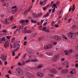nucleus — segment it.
Listing matches in <instances>:
<instances>
[{
	"instance_id": "nucleus-1",
	"label": "nucleus",
	"mask_w": 78,
	"mask_h": 78,
	"mask_svg": "<svg viewBox=\"0 0 78 78\" xmlns=\"http://www.w3.org/2000/svg\"><path fill=\"white\" fill-rule=\"evenodd\" d=\"M67 36L69 38L71 39H75V38H76L75 34L72 33H68Z\"/></svg>"
},
{
	"instance_id": "nucleus-2",
	"label": "nucleus",
	"mask_w": 78,
	"mask_h": 78,
	"mask_svg": "<svg viewBox=\"0 0 78 78\" xmlns=\"http://www.w3.org/2000/svg\"><path fill=\"white\" fill-rule=\"evenodd\" d=\"M16 71L20 75H22L23 74V71L22 70V69L20 68H18L16 69Z\"/></svg>"
},
{
	"instance_id": "nucleus-3",
	"label": "nucleus",
	"mask_w": 78,
	"mask_h": 78,
	"mask_svg": "<svg viewBox=\"0 0 78 78\" xmlns=\"http://www.w3.org/2000/svg\"><path fill=\"white\" fill-rule=\"evenodd\" d=\"M26 75L28 78H34L35 76L30 73H26Z\"/></svg>"
},
{
	"instance_id": "nucleus-4",
	"label": "nucleus",
	"mask_w": 78,
	"mask_h": 78,
	"mask_svg": "<svg viewBox=\"0 0 78 78\" xmlns=\"http://www.w3.org/2000/svg\"><path fill=\"white\" fill-rule=\"evenodd\" d=\"M20 46L19 44H18L17 42L14 43L13 44V47L14 48H16V47H17L18 50H19V49H20Z\"/></svg>"
},
{
	"instance_id": "nucleus-5",
	"label": "nucleus",
	"mask_w": 78,
	"mask_h": 78,
	"mask_svg": "<svg viewBox=\"0 0 78 78\" xmlns=\"http://www.w3.org/2000/svg\"><path fill=\"white\" fill-rule=\"evenodd\" d=\"M36 75L37 76L40 77V78H43L44 77V73L42 72H38L37 73Z\"/></svg>"
},
{
	"instance_id": "nucleus-6",
	"label": "nucleus",
	"mask_w": 78,
	"mask_h": 78,
	"mask_svg": "<svg viewBox=\"0 0 78 78\" xmlns=\"http://www.w3.org/2000/svg\"><path fill=\"white\" fill-rule=\"evenodd\" d=\"M53 47V45L51 44H48L46 46H44V50H47V49H49L50 48H51Z\"/></svg>"
},
{
	"instance_id": "nucleus-7",
	"label": "nucleus",
	"mask_w": 78,
	"mask_h": 78,
	"mask_svg": "<svg viewBox=\"0 0 78 78\" xmlns=\"http://www.w3.org/2000/svg\"><path fill=\"white\" fill-rule=\"evenodd\" d=\"M59 54H57L55 55L54 57L52 59V61H56L57 60L59 59Z\"/></svg>"
},
{
	"instance_id": "nucleus-8",
	"label": "nucleus",
	"mask_w": 78,
	"mask_h": 78,
	"mask_svg": "<svg viewBox=\"0 0 78 78\" xmlns=\"http://www.w3.org/2000/svg\"><path fill=\"white\" fill-rule=\"evenodd\" d=\"M50 73H54L55 74H56V73H58V71H57V70L56 69H51L50 70Z\"/></svg>"
},
{
	"instance_id": "nucleus-9",
	"label": "nucleus",
	"mask_w": 78,
	"mask_h": 78,
	"mask_svg": "<svg viewBox=\"0 0 78 78\" xmlns=\"http://www.w3.org/2000/svg\"><path fill=\"white\" fill-rule=\"evenodd\" d=\"M4 46L5 48H8L9 46V43L8 41H6L4 44Z\"/></svg>"
},
{
	"instance_id": "nucleus-10",
	"label": "nucleus",
	"mask_w": 78,
	"mask_h": 78,
	"mask_svg": "<svg viewBox=\"0 0 78 78\" xmlns=\"http://www.w3.org/2000/svg\"><path fill=\"white\" fill-rule=\"evenodd\" d=\"M40 30H42V31H46V29H47V28L44 27H42V26H41L40 27Z\"/></svg>"
},
{
	"instance_id": "nucleus-11",
	"label": "nucleus",
	"mask_w": 78,
	"mask_h": 78,
	"mask_svg": "<svg viewBox=\"0 0 78 78\" xmlns=\"http://www.w3.org/2000/svg\"><path fill=\"white\" fill-rule=\"evenodd\" d=\"M46 55H47L48 56H52L53 53L51 52H47L45 53Z\"/></svg>"
},
{
	"instance_id": "nucleus-12",
	"label": "nucleus",
	"mask_w": 78,
	"mask_h": 78,
	"mask_svg": "<svg viewBox=\"0 0 78 78\" xmlns=\"http://www.w3.org/2000/svg\"><path fill=\"white\" fill-rule=\"evenodd\" d=\"M1 58L2 59V60L4 61H6V58L5 56L3 55H2L1 57Z\"/></svg>"
},
{
	"instance_id": "nucleus-13",
	"label": "nucleus",
	"mask_w": 78,
	"mask_h": 78,
	"mask_svg": "<svg viewBox=\"0 0 78 78\" xmlns=\"http://www.w3.org/2000/svg\"><path fill=\"white\" fill-rule=\"evenodd\" d=\"M42 15V13H41L37 14L34 15V17H40V16H41Z\"/></svg>"
},
{
	"instance_id": "nucleus-14",
	"label": "nucleus",
	"mask_w": 78,
	"mask_h": 78,
	"mask_svg": "<svg viewBox=\"0 0 78 78\" xmlns=\"http://www.w3.org/2000/svg\"><path fill=\"white\" fill-rule=\"evenodd\" d=\"M61 72L62 73H65L68 72V70L67 69H63L61 71Z\"/></svg>"
},
{
	"instance_id": "nucleus-15",
	"label": "nucleus",
	"mask_w": 78,
	"mask_h": 78,
	"mask_svg": "<svg viewBox=\"0 0 78 78\" xmlns=\"http://www.w3.org/2000/svg\"><path fill=\"white\" fill-rule=\"evenodd\" d=\"M32 8V7L30 6V7L29 8L27 9L26 11H25V12L26 13H28V12H29V11H30V10H31V8Z\"/></svg>"
},
{
	"instance_id": "nucleus-16",
	"label": "nucleus",
	"mask_w": 78,
	"mask_h": 78,
	"mask_svg": "<svg viewBox=\"0 0 78 78\" xmlns=\"http://www.w3.org/2000/svg\"><path fill=\"white\" fill-rule=\"evenodd\" d=\"M55 37L57 38V40H59V39H62V37L60 36H58V35H56L55 36Z\"/></svg>"
},
{
	"instance_id": "nucleus-17",
	"label": "nucleus",
	"mask_w": 78,
	"mask_h": 78,
	"mask_svg": "<svg viewBox=\"0 0 78 78\" xmlns=\"http://www.w3.org/2000/svg\"><path fill=\"white\" fill-rule=\"evenodd\" d=\"M17 12V9L14 10H12V13H13L14 14Z\"/></svg>"
},
{
	"instance_id": "nucleus-18",
	"label": "nucleus",
	"mask_w": 78,
	"mask_h": 78,
	"mask_svg": "<svg viewBox=\"0 0 78 78\" xmlns=\"http://www.w3.org/2000/svg\"><path fill=\"white\" fill-rule=\"evenodd\" d=\"M50 15V13L49 12L47 13L46 15H44V17H48Z\"/></svg>"
},
{
	"instance_id": "nucleus-19",
	"label": "nucleus",
	"mask_w": 78,
	"mask_h": 78,
	"mask_svg": "<svg viewBox=\"0 0 78 78\" xmlns=\"http://www.w3.org/2000/svg\"><path fill=\"white\" fill-rule=\"evenodd\" d=\"M63 64L64 65H65V64H66V65H69V62L67 61H66L63 63Z\"/></svg>"
},
{
	"instance_id": "nucleus-20",
	"label": "nucleus",
	"mask_w": 78,
	"mask_h": 78,
	"mask_svg": "<svg viewBox=\"0 0 78 78\" xmlns=\"http://www.w3.org/2000/svg\"><path fill=\"white\" fill-rule=\"evenodd\" d=\"M25 22V20H21L19 21V22L20 23H23Z\"/></svg>"
},
{
	"instance_id": "nucleus-21",
	"label": "nucleus",
	"mask_w": 78,
	"mask_h": 78,
	"mask_svg": "<svg viewBox=\"0 0 78 78\" xmlns=\"http://www.w3.org/2000/svg\"><path fill=\"white\" fill-rule=\"evenodd\" d=\"M40 4L41 5H43V6H44V5H45V4H44V2L41 1L40 2Z\"/></svg>"
},
{
	"instance_id": "nucleus-22",
	"label": "nucleus",
	"mask_w": 78,
	"mask_h": 78,
	"mask_svg": "<svg viewBox=\"0 0 78 78\" xmlns=\"http://www.w3.org/2000/svg\"><path fill=\"white\" fill-rule=\"evenodd\" d=\"M3 23L5 24V25H9V24H10V23L6 21H4L3 22Z\"/></svg>"
},
{
	"instance_id": "nucleus-23",
	"label": "nucleus",
	"mask_w": 78,
	"mask_h": 78,
	"mask_svg": "<svg viewBox=\"0 0 78 78\" xmlns=\"http://www.w3.org/2000/svg\"><path fill=\"white\" fill-rule=\"evenodd\" d=\"M38 60L37 59H33L31 60V62H37Z\"/></svg>"
},
{
	"instance_id": "nucleus-24",
	"label": "nucleus",
	"mask_w": 78,
	"mask_h": 78,
	"mask_svg": "<svg viewBox=\"0 0 78 78\" xmlns=\"http://www.w3.org/2000/svg\"><path fill=\"white\" fill-rule=\"evenodd\" d=\"M3 6L4 7L6 6H8V4L7 2L4 3L3 4Z\"/></svg>"
},
{
	"instance_id": "nucleus-25",
	"label": "nucleus",
	"mask_w": 78,
	"mask_h": 78,
	"mask_svg": "<svg viewBox=\"0 0 78 78\" xmlns=\"http://www.w3.org/2000/svg\"><path fill=\"white\" fill-rule=\"evenodd\" d=\"M31 22L32 23H37V21L36 20H31Z\"/></svg>"
},
{
	"instance_id": "nucleus-26",
	"label": "nucleus",
	"mask_w": 78,
	"mask_h": 78,
	"mask_svg": "<svg viewBox=\"0 0 78 78\" xmlns=\"http://www.w3.org/2000/svg\"><path fill=\"white\" fill-rule=\"evenodd\" d=\"M42 65H40L37 66L38 69H41V68H42Z\"/></svg>"
},
{
	"instance_id": "nucleus-27",
	"label": "nucleus",
	"mask_w": 78,
	"mask_h": 78,
	"mask_svg": "<svg viewBox=\"0 0 78 78\" xmlns=\"http://www.w3.org/2000/svg\"><path fill=\"white\" fill-rule=\"evenodd\" d=\"M76 25H74L72 27V29H75V28H76Z\"/></svg>"
},
{
	"instance_id": "nucleus-28",
	"label": "nucleus",
	"mask_w": 78,
	"mask_h": 78,
	"mask_svg": "<svg viewBox=\"0 0 78 78\" xmlns=\"http://www.w3.org/2000/svg\"><path fill=\"white\" fill-rule=\"evenodd\" d=\"M72 51H73V50H70L68 51V54H71Z\"/></svg>"
},
{
	"instance_id": "nucleus-29",
	"label": "nucleus",
	"mask_w": 78,
	"mask_h": 78,
	"mask_svg": "<svg viewBox=\"0 0 78 78\" xmlns=\"http://www.w3.org/2000/svg\"><path fill=\"white\" fill-rule=\"evenodd\" d=\"M18 66H24L25 65V64H21L20 63V62H19L18 63Z\"/></svg>"
},
{
	"instance_id": "nucleus-30",
	"label": "nucleus",
	"mask_w": 78,
	"mask_h": 78,
	"mask_svg": "<svg viewBox=\"0 0 78 78\" xmlns=\"http://www.w3.org/2000/svg\"><path fill=\"white\" fill-rule=\"evenodd\" d=\"M62 37H63V38L65 39H66V40L67 39V37H66L64 35H62Z\"/></svg>"
},
{
	"instance_id": "nucleus-31",
	"label": "nucleus",
	"mask_w": 78,
	"mask_h": 78,
	"mask_svg": "<svg viewBox=\"0 0 78 78\" xmlns=\"http://www.w3.org/2000/svg\"><path fill=\"white\" fill-rule=\"evenodd\" d=\"M75 9V4L73 5V11H74Z\"/></svg>"
},
{
	"instance_id": "nucleus-32",
	"label": "nucleus",
	"mask_w": 78,
	"mask_h": 78,
	"mask_svg": "<svg viewBox=\"0 0 78 78\" xmlns=\"http://www.w3.org/2000/svg\"><path fill=\"white\" fill-rule=\"evenodd\" d=\"M32 32L31 30H27L26 31L27 33L29 34V33H31Z\"/></svg>"
},
{
	"instance_id": "nucleus-33",
	"label": "nucleus",
	"mask_w": 78,
	"mask_h": 78,
	"mask_svg": "<svg viewBox=\"0 0 78 78\" xmlns=\"http://www.w3.org/2000/svg\"><path fill=\"white\" fill-rule=\"evenodd\" d=\"M1 40H2V41H6V39H5V37H2L1 39Z\"/></svg>"
},
{
	"instance_id": "nucleus-34",
	"label": "nucleus",
	"mask_w": 78,
	"mask_h": 78,
	"mask_svg": "<svg viewBox=\"0 0 78 78\" xmlns=\"http://www.w3.org/2000/svg\"><path fill=\"white\" fill-rule=\"evenodd\" d=\"M37 69H38V68H37V67H35L33 68V70H37Z\"/></svg>"
},
{
	"instance_id": "nucleus-35",
	"label": "nucleus",
	"mask_w": 78,
	"mask_h": 78,
	"mask_svg": "<svg viewBox=\"0 0 78 78\" xmlns=\"http://www.w3.org/2000/svg\"><path fill=\"white\" fill-rule=\"evenodd\" d=\"M15 41V38L13 37L12 39L11 42H14Z\"/></svg>"
},
{
	"instance_id": "nucleus-36",
	"label": "nucleus",
	"mask_w": 78,
	"mask_h": 78,
	"mask_svg": "<svg viewBox=\"0 0 78 78\" xmlns=\"http://www.w3.org/2000/svg\"><path fill=\"white\" fill-rule=\"evenodd\" d=\"M14 19V18L13 17V16H12L11 18L10 19V20L11 21H12V20H13V19Z\"/></svg>"
},
{
	"instance_id": "nucleus-37",
	"label": "nucleus",
	"mask_w": 78,
	"mask_h": 78,
	"mask_svg": "<svg viewBox=\"0 0 78 78\" xmlns=\"http://www.w3.org/2000/svg\"><path fill=\"white\" fill-rule=\"evenodd\" d=\"M41 25V23L40 22H38L37 23V25Z\"/></svg>"
},
{
	"instance_id": "nucleus-38",
	"label": "nucleus",
	"mask_w": 78,
	"mask_h": 78,
	"mask_svg": "<svg viewBox=\"0 0 78 78\" xmlns=\"http://www.w3.org/2000/svg\"><path fill=\"white\" fill-rule=\"evenodd\" d=\"M11 37V36H6V38H7V39H10Z\"/></svg>"
},
{
	"instance_id": "nucleus-39",
	"label": "nucleus",
	"mask_w": 78,
	"mask_h": 78,
	"mask_svg": "<svg viewBox=\"0 0 78 78\" xmlns=\"http://www.w3.org/2000/svg\"><path fill=\"white\" fill-rule=\"evenodd\" d=\"M17 8V6H14L11 8L12 9H16Z\"/></svg>"
},
{
	"instance_id": "nucleus-40",
	"label": "nucleus",
	"mask_w": 78,
	"mask_h": 78,
	"mask_svg": "<svg viewBox=\"0 0 78 78\" xmlns=\"http://www.w3.org/2000/svg\"><path fill=\"white\" fill-rule=\"evenodd\" d=\"M45 31L47 33H50V30L48 29H47Z\"/></svg>"
},
{
	"instance_id": "nucleus-41",
	"label": "nucleus",
	"mask_w": 78,
	"mask_h": 78,
	"mask_svg": "<svg viewBox=\"0 0 78 78\" xmlns=\"http://www.w3.org/2000/svg\"><path fill=\"white\" fill-rule=\"evenodd\" d=\"M59 1H57L56 2V5H59Z\"/></svg>"
},
{
	"instance_id": "nucleus-42",
	"label": "nucleus",
	"mask_w": 78,
	"mask_h": 78,
	"mask_svg": "<svg viewBox=\"0 0 78 78\" xmlns=\"http://www.w3.org/2000/svg\"><path fill=\"white\" fill-rule=\"evenodd\" d=\"M49 76H51V77H53V76H54V75L52 74H49Z\"/></svg>"
},
{
	"instance_id": "nucleus-43",
	"label": "nucleus",
	"mask_w": 78,
	"mask_h": 78,
	"mask_svg": "<svg viewBox=\"0 0 78 78\" xmlns=\"http://www.w3.org/2000/svg\"><path fill=\"white\" fill-rule=\"evenodd\" d=\"M12 55L13 56H15V51H13L12 52Z\"/></svg>"
},
{
	"instance_id": "nucleus-44",
	"label": "nucleus",
	"mask_w": 78,
	"mask_h": 78,
	"mask_svg": "<svg viewBox=\"0 0 78 78\" xmlns=\"http://www.w3.org/2000/svg\"><path fill=\"white\" fill-rule=\"evenodd\" d=\"M53 6H54V7H55V8H58V7H57V6H56V4H53Z\"/></svg>"
},
{
	"instance_id": "nucleus-45",
	"label": "nucleus",
	"mask_w": 78,
	"mask_h": 78,
	"mask_svg": "<svg viewBox=\"0 0 78 78\" xmlns=\"http://www.w3.org/2000/svg\"><path fill=\"white\" fill-rule=\"evenodd\" d=\"M75 48L76 50H78V45Z\"/></svg>"
},
{
	"instance_id": "nucleus-46",
	"label": "nucleus",
	"mask_w": 78,
	"mask_h": 78,
	"mask_svg": "<svg viewBox=\"0 0 78 78\" xmlns=\"http://www.w3.org/2000/svg\"><path fill=\"white\" fill-rule=\"evenodd\" d=\"M75 48L76 50H78V45Z\"/></svg>"
},
{
	"instance_id": "nucleus-47",
	"label": "nucleus",
	"mask_w": 78,
	"mask_h": 78,
	"mask_svg": "<svg viewBox=\"0 0 78 78\" xmlns=\"http://www.w3.org/2000/svg\"><path fill=\"white\" fill-rule=\"evenodd\" d=\"M42 37L39 38H38V41H41L42 40Z\"/></svg>"
},
{
	"instance_id": "nucleus-48",
	"label": "nucleus",
	"mask_w": 78,
	"mask_h": 78,
	"mask_svg": "<svg viewBox=\"0 0 78 78\" xmlns=\"http://www.w3.org/2000/svg\"><path fill=\"white\" fill-rule=\"evenodd\" d=\"M27 44V41H25L24 43V45H26Z\"/></svg>"
},
{
	"instance_id": "nucleus-49",
	"label": "nucleus",
	"mask_w": 78,
	"mask_h": 78,
	"mask_svg": "<svg viewBox=\"0 0 78 78\" xmlns=\"http://www.w3.org/2000/svg\"><path fill=\"white\" fill-rule=\"evenodd\" d=\"M17 28V27L16 26H15L13 27L12 28V29H15V28Z\"/></svg>"
},
{
	"instance_id": "nucleus-50",
	"label": "nucleus",
	"mask_w": 78,
	"mask_h": 78,
	"mask_svg": "<svg viewBox=\"0 0 78 78\" xmlns=\"http://www.w3.org/2000/svg\"><path fill=\"white\" fill-rule=\"evenodd\" d=\"M27 53H26L24 55L23 57V58H25V56H26V55H27Z\"/></svg>"
},
{
	"instance_id": "nucleus-51",
	"label": "nucleus",
	"mask_w": 78,
	"mask_h": 78,
	"mask_svg": "<svg viewBox=\"0 0 78 78\" xmlns=\"http://www.w3.org/2000/svg\"><path fill=\"white\" fill-rule=\"evenodd\" d=\"M46 9H47V8H46L45 7H44V8H43V10H44V11H45Z\"/></svg>"
},
{
	"instance_id": "nucleus-52",
	"label": "nucleus",
	"mask_w": 78,
	"mask_h": 78,
	"mask_svg": "<svg viewBox=\"0 0 78 78\" xmlns=\"http://www.w3.org/2000/svg\"><path fill=\"white\" fill-rule=\"evenodd\" d=\"M55 8H54L52 10V12H55Z\"/></svg>"
},
{
	"instance_id": "nucleus-53",
	"label": "nucleus",
	"mask_w": 78,
	"mask_h": 78,
	"mask_svg": "<svg viewBox=\"0 0 78 78\" xmlns=\"http://www.w3.org/2000/svg\"><path fill=\"white\" fill-rule=\"evenodd\" d=\"M7 64H8V62L7 61H5V66L7 65Z\"/></svg>"
},
{
	"instance_id": "nucleus-54",
	"label": "nucleus",
	"mask_w": 78,
	"mask_h": 78,
	"mask_svg": "<svg viewBox=\"0 0 78 78\" xmlns=\"http://www.w3.org/2000/svg\"><path fill=\"white\" fill-rule=\"evenodd\" d=\"M0 65H3V63H2V62L0 60Z\"/></svg>"
},
{
	"instance_id": "nucleus-55",
	"label": "nucleus",
	"mask_w": 78,
	"mask_h": 78,
	"mask_svg": "<svg viewBox=\"0 0 78 78\" xmlns=\"http://www.w3.org/2000/svg\"><path fill=\"white\" fill-rule=\"evenodd\" d=\"M2 31L3 33H6V30H2Z\"/></svg>"
},
{
	"instance_id": "nucleus-56",
	"label": "nucleus",
	"mask_w": 78,
	"mask_h": 78,
	"mask_svg": "<svg viewBox=\"0 0 78 78\" xmlns=\"http://www.w3.org/2000/svg\"><path fill=\"white\" fill-rule=\"evenodd\" d=\"M62 69V67H59L58 68V70H61Z\"/></svg>"
},
{
	"instance_id": "nucleus-57",
	"label": "nucleus",
	"mask_w": 78,
	"mask_h": 78,
	"mask_svg": "<svg viewBox=\"0 0 78 78\" xmlns=\"http://www.w3.org/2000/svg\"><path fill=\"white\" fill-rule=\"evenodd\" d=\"M72 20V18L70 19L69 20H68V23H70V22L71 21V20Z\"/></svg>"
},
{
	"instance_id": "nucleus-58",
	"label": "nucleus",
	"mask_w": 78,
	"mask_h": 78,
	"mask_svg": "<svg viewBox=\"0 0 78 78\" xmlns=\"http://www.w3.org/2000/svg\"><path fill=\"white\" fill-rule=\"evenodd\" d=\"M30 62V60H29L26 61L27 63H28V62Z\"/></svg>"
},
{
	"instance_id": "nucleus-59",
	"label": "nucleus",
	"mask_w": 78,
	"mask_h": 78,
	"mask_svg": "<svg viewBox=\"0 0 78 78\" xmlns=\"http://www.w3.org/2000/svg\"><path fill=\"white\" fill-rule=\"evenodd\" d=\"M25 22H26V23H28L29 21L27 20H25Z\"/></svg>"
},
{
	"instance_id": "nucleus-60",
	"label": "nucleus",
	"mask_w": 78,
	"mask_h": 78,
	"mask_svg": "<svg viewBox=\"0 0 78 78\" xmlns=\"http://www.w3.org/2000/svg\"><path fill=\"white\" fill-rule=\"evenodd\" d=\"M55 27H57V28L59 27V25H56L54 26Z\"/></svg>"
},
{
	"instance_id": "nucleus-61",
	"label": "nucleus",
	"mask_w": 78,
	"mask_h": 78,
	"mask_svg": "<svg viewBox=\"0 0 78 78\" xmlns=\"http://www.w3.org/2000/svg\"><path fill=\"white\" fill-rule=\"evenodd\" d=\"M6 77L8 78H10L9 77V75L8 74L6 76Z\"/></svg>"
},
{
	"instance_id": "nucleus-62",
	"label": "nucleus",
	"mask_w": 78,
	"mask_h": 78,
	"mask_svg": "<svg viewBox=\"0 0 78 78\" xmlns=\"http://www.w3.org/2000/svg\"><path fill=\"white\" fill-rule=\"evenodd\" d=\"M2 41H3L2 40V39L0 38V43H2Z\"/></svg>"
},
{
	"instance_id": "nucleus-63",
	"label": "nucleus",
	"mask_w": 78,
	"mask_h": 78,
	"mask_svg": "<svg viewBox=\"0 0 78 78\" xmlns=\"http://www.w3.org/2000/svg\"><path fill=\"white\" fill-rule=\"evenodd\" d=\"M70 73L71 74H73V72L72 71H71V72H70Z\"/></svg>"
},
{
	"instance_id": "nucleus-64",
	"label": "nucleus",
	"mask_w": 78,
	"mask_h": 78,
	"mask_svg": "<svg viewBox=\"0 0 78 78\" xmlns=\"http://www.w3.org/2000/svg\"><path fill=\"white\" fill-rule=\"evenodd\" d=\"M76 67H78V63H77L76 64Z\"/></svg>"
}]
</instances>
